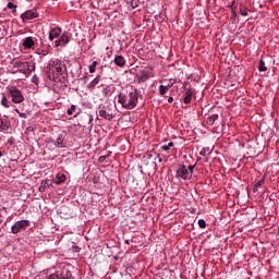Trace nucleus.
I'll use <instances>...</instances> for the list:
<instances>
[{"mask_svg":"<svg viewBox=\"0 0 279 279\" xmlns=\"http://www.w3.org/2000/svg\"><path fill=\"white\" fill-rule=\"evenodd\" d=\"M47 75L52 82L64 84L66 82V65L59 59H50L47 64Z\"/></svg>","mask_w":279,"mask_h":279,"instance_id":"nucleus-1","label":"nucleus"},{"mask_svg":"<svg viewBox=\"0 0 279 279\" xmlns=\"http://www.w3.org/2000/svg\"><path fill=\"white\" fill-rule=\"evenodd\" d=\"M140 97L141 92L135 87H130L118 95V104H120L125 110H134V108L138 106Z\"/></svg>","mask_w":279,"mask_h":279,"instance_id":"nucleus-2","label":"nucleus"},{"mask_svg":"<svg viewBox=\"0 0 279 279\" xmlns=\"http://www.w3.org/2000/svg\"><path fill=\"white\" fill-rule=\"evenodd\" d=\"M10 73L13 75L16 73H22L23 75H26V77H29L32 75L33 71H36V63L32 61H11V65L9 66Z\"/></svg>","mask_w":279,"mask_h":279,"instance_id":"nucleus-3","label":"nucleus"},{"mask_svg":"<svg viewBox=\"0 0 279 279\" xmlns=\"http://www.w3.org/2000/svg\"><path fill=\"white\" fill-rule=\"evenodd\" d=\"M193 171H195V165L186 166L184 163L179 165L175 171L177 180H183L184 182H189L193 178Z\"/></svg>","mask_w":279,"mask_h":279,"instance_id":"nucleus-4","label":"nucleus"},{"mask_svg":"<svg viewBox=\"0 0 279 279\" xmlns=\"http://www.w3.org/2000/svg\"><path fill=\"white\" fill-rule=\"evenodd\" d=\"M8 90L13 104H23V101H25L23 92H21V89H19L16 86H9Z\"/></svg>","mask_w":279,"mask_h":279,"instance_id":"nucleus-5","label":"nucleus"},{"mask_svg":"<svg viewBox=\"0 0 279 279\" xmlns=\"http://www.w3.org/2000/svg\"><path fill=\"white\" fill-rule=\"evenodd\" d=\"M29 228V220H19L11 227L12 234H19Z\"/></svg>","mask_w":279,"mask_h":279,"instance_id":"nucleus-6","label":"nucleus"},{"mask_svg":"<svg viewBox=\"0 0 279 279\" xmlns=\"http://www.w3.org/2000/svg\"><path fill=\"white\" fill-rule=\"evenodd\" d=\"M38 16H40L38 11H36V9H31L22 13L20 19H22L23 23H26V21H34V19H38Z\"/></svg>","mask_w":279,"mask_h":279,"instance_id":"nucleus-7","label":"nucleus"},{"mask_svg":"<svg viewBox=\"0 0 279 279\" xmlns=\"http://www.w3.org/2000/svg\"><path fill=\"white\" fill-rule=\"evenodd\" d=\"M64 138H66V133L61 132L58 134L56 141H54V146L59 147L62 149L63 147H66V144L64 143Z\"/></svg>","mask_w":279,"mask_h":279,"instance_id":"nucleus-8","label":"nucleus"},{"mask_svg":"<svg viewBox=\"0 0 279 279\" xmlns=\"http://www.w3.org/2000/svg\"><path fill=\"white\" fill-rule=\"evenodd\" d=\"M66 45H69V34L68 33H63L59 39H57L54 41V46L56 47H65Z\"/></svg>","mask_w":279,"mask_h":279,"instance_id":"nucleus-9","label":"nucleus"},{"mask_svg":"<svg viewBox=\"0 0 279 279\" xmlns=\"http://www.w3.org/2000/svg\"><path fill=\"white\" fill-rule=\"evenodd\" d=\"M98 117H100V119H105L106 121H112L114 119V114H112L110 110L106 109H100L98 111Z\"/></svg>","mask_w":279,"mask_h":279,"instance_id":"nucleus-10","label":"nucleus"},{"mask_svg":"<svg viewBox=\"0 0 279 279\" xmlns=\"http://www.w3.org/2000/svg\"><path fill=\"white\" fill-rule=\"evenodd\" d=\"M66 182V174L62 172H58L56 177L52 179V184L60 186V184H64Z\"/></svg>","mask_w":279,"mask_h":279,"instance_id":"nucleus-11","label":"nucleus"},{"mask_svg":"<svg viewBox=\"0 0 279 279\" xmlns=\"http://www.w3.org/2000/svg\"><path fill=\"white\" fill-rule=\"evenodd\" d=\"M62 34V28L54 27L49 31V40H56V38H60V35Z\"/></svg>","mask_w":279,"mask_h":279,"instance_id":"nucleus-12","label":"nucleus"},{"mask_svg":"<svg viewBox=\"0 0 279 279\" xmlns=\"http://www.w3.org/2000/svg\"><path fill=\"white\" fill-rule=\"evenodd\" d=\"M193 101V89L186 88L183 94V104H191Z\"/></svg>","mask_w":279,"mask_h":279,"instance_id":"nucleus-13","label":"nucleus"},{"mask_svg":"<svg viewBox=\"0 0 279 279\" xmlns=\"http://www.w3.org/2000/svg\"><path fill=\"white\" fill-rule=\"evenodd\" d=\"M24 49H34V45H36V41H34V37H26L22 43Z\"/></svg>","mask_w":279,"mask_h":279,"instance_id":"nucleus-14","label":"nucleus"},{"mask_svg":"<svg viewBox=\"0 0 279 279\" xmlns=\"http://www.w3.org/2000/svg\"><path fill=\"white\" fill-rule=\"evenodd\" d=\"M173 88V84H168V85H159L158 93L160 97H167V93H169V89Z\"/></svg>","mask_w":279,"mask_h":279,"instance_id":"nucleus-15","label":"nucleus"},{"mask_svg":"<svg viewBox=\"0 0 279 279\" xmlns=\"http://www.w3.org/2000/svg\"><path fill=\"white\" fill-rule=\"evenodd\" d=\"M2 108H12V101L8 99V94L2 93L1 94V101H0Z\"/></svg>","mask_w":279,"mask_h":279,"instance_id":"nucleus-16","label":"nucleus"},{"mask_svg":"<svg viewBox=\"0 0 279 279\" xmlns=\"http://www.w3.org/2000/svg\"><path fill=\"white\" fill-rule=\"evenodd\" d=\"M113 62L117 66H120L121 69H123V66H125L126 63L125 58L121 54L116 56Z\"/></svg>","mask_w":279,"mask_h":279,"instance_id":"nucleus-17","label":"nucleus"},{"mask_svg":"<svg viewBox=\"0 0 279 279\" xmlns=\"http://www.w3.org/2000/svg\"><path fill=\"white\" fill-rule=\"evenodd\" d=\"M66 114L69 117H73V114H74V118H75V117H77V114H80V108H77V106H75V105H71V107L68 108V110H66Z\"/></svg>","mask_w":279,"mask_h":279,"instance_id":"nucleus-18","label":"nucleus"},{"mask_svg":"<svg viewBox=\"0 0 279 279\" xmlns=\"http://www.w3.org/2000/svg\"><path fill=\"white\" fill-rule=\"evenodd\" d=\"M104 97H108L114 93V85H107L101 90Z\"/></svg>","mask_w":279,"mask_h":279,"instance_id":"nucleus-19","label":"nucleus"},{"mask_svg":"<svg viewBox=\"0 0 279 279\" xmlns=\"http://www.w3.org/2000/svg\"><path fill=\"white\" fill-rule=\"evenodd\" d=\"M99 82H101V76L97 75L88 85L87 88H89L90 90H93L94 88H97Z\"/></svg>","mask_w":279,"mask_h":279,"instance_id":"nucleus-20","label":"nucleus"},{"mask_svg":"<svg viewBox=\"0 0 279 279\" xmlns=\"http://www.w3.org/2000/svg\"><path fill=\"white\" fill-rule=\"evenodd\" d=\"M10 130V124H8V120H3L0 118V132H8Z\"/></svg>","mask_w":279,"mask_h":279,"instance_id":"nucleus-21","label":"nucleus"},{"mask_svg":"<svg viewBox=\"0 0 279 279\" xmlns=\"http://www.w3.org/2000/svg\"><path fill=\"white\" fill-rule=\"evenodd\" d=\"M219 119V114L214 113L206 119L207 125H215V121Z\"/></svg>","mask_w":279,"mask_h":279,"instance_id":"nucleus-22","label":"nucleus"},{"mask_svg":"<svg viewBox=\"0 0 279 279\" xmlns=\"http://www.w3.org/2000/svg\"><path fill=\"white\" fill-rule=\"evenodd\" d=\"M258 71L260 73L267 71V65L265 64V61L263 59H259V62H258Z\"/></svg>","mask_w":279,"mask_h":279,"instance_id":"nucleus-23","label":"nucleus"},{"mask_svg":"<svg viewBox=\"0 0 279 279\" xmlns=\"http://www.w3.org/2000/svg\"><path fill=\"white\" fill-rule=\"evenodd\" d=\"M211 154H213V150L210 149V147H204L199 153L201 156H210Z\"/></svg>","mask_w":279,"mask_h":279,"instance_id":"nucleus-24","label":"nucleus"},{"mask_svg":"<svg viewBox=\"0 0 279 279\" xmlns=\"http://www.w3.org/2000/svg\"><path fill=\"white\" fill-rule=\"evenodd\" d=\"M265 184V180H259L256 182V184L253 187V193H256V191H258V189H260V186H263Z\"/></svg>","mask_w":279,"mask_h":279,"instance_id":"nucleus-25","label":"nucleus"},{"mask_svg":"<svg viewBox=\"0 0 279 279\" xmlns=\"http://www.w3.org/2000/svg\"><path fill=\"white\" fill-rule=\"evenodd\" d=\"M112 156V151H108L106 155H102L99 157V162H106V160H108V158H110Z\"/></svg>","mask_w":279,"mask_h":279,"instance_id":"nucleus-26","label":"nucleus"},{"mask_svg":"<svg viewBox=\"0 0 279 279\" xmlns=\"http://www.w3.org/2000/svg\"><path fill=\"white\" fill-rule=\"evenodd\" d=\"M173 147V142L168 143L167 145H163L160 147L161 151H169Z\"/></svg>","mask_w":279,"mask_h":279,"instance_id":"nucleus-27","label":"nucleus"},{"mask_svg":"<svg viewBox=\"0 0 279 279\" xmlns=\"http://www.w3.org/2000/svg\"><path fill=\"white\" fill-rule=\"evenodd\" d=\"M141 5V0H131V8L132 10H136Z\"/></svg>","mask_w":279,"mask_h":279,"instance_id":"nucleus-28","label":"nucleus"},{"mask_svg":"<svg viewBox=\"0 0 279 279\" xmlns=\"http://www.w3.org/2000/svg\"><path fill=\"white\" fill-rule=\"evenodd\" d=\"M7 8L9 10H12L13 14H16V8H17L16 4H14L12 2H8Z\"/></svg>","mask_w":279,"mask_h":279,"instance_id":"nucleus-29","label":"nucleus"},{"mask_svg":"<svg viewBox=\"0 0 279 279\" xmlns=\"http://www.w3.org/2000/svg\"><path fill=\"white\" fill-rule=\"evenodd\" d=\"M99 64L98 61H94L90 65H89V73H95L97 65Z\"/></svg>","mask_w":279,"mask_h":279,"instance_id":"nucleus-30","label":"nucleus"},{"mask_svg":"<svg viewBox=\"0 0 279 279\" xmlns=\"http://www.w3.org/2000/svg\"><path fill=\"white\" fill-rule=\"evenodd\" d=\"M236 10H238L236 8L231 9V20L233 22L236 21V16H238Z\"/></svg>","mask_w":279,"mask_h":279,"instance_id":"nucleus-31","label":"nucleus"},{"mask_svg":"<svg viewBox=\"0 0 279 279\" xmlns=\"http://www.w3.org/2000/svg\"><path fill=\"white\" fill-rule=\"evenodd\" d=\"M235 4H236V0H232V2L227 5V8H229L230 10H233V8L238 9Z\"/></svg>","mask_w":279,"mask_h":279,"instance_id":"nucleus-32","label":"nucleus"},{"mask_svg":"<svg viewBox=\"0 0 279 279\" xmlns=\"http://www.w3.org/2000/svg\"><path fill=\"white\" fill-rule=\"evenodd\" d=\"M240 14L241 16H247V9H243V7H240Z\"/></svg>","mask_w":279,"mask_h":279,"instance_id":"nucleus-33","label":"nucleus"},{"mask_svg":"<svg viewBox=\"0 0 279 279\" xmlns=\"http://www.w3.org/2000/svg\"><path fill=\"white\" fill-rule=\"evenodd\" d=\"M198 227H199V228H203V229L206 228V220L199 219V220H198Z\"/></svg>","mask_w":279,"mask_h":279,"instance_id":"nucleus-34","label":"nucleus"},{"mask_svg":"<svg viewBox=\"0 0 279 279\" xmlns=\"http://www.w3.org/2000/svg\"><path fill=\"white\" fill-rule=\"evenodd\" d=\"M147 80H149V75L144 74L141 76L140 82H147Z\"/></svg>","mask_w":279,"mask_h":279,"instance_id":"nucleus-35","label":"nucleus"},{"mask_svg":"<svg viewBox=\"0 0 279 279\" xmlns=\"http://www.w3.org/2000/svg\"><path fill=\"white\" fill-rule=\"evenodd\" d=\"M47 143H52L53 145H56V140H53L52 137H49Z\"/></svg>","mask_w":279,"mask_h":279,"instance_id":"nucleus-36","label":"nucleus"},{"mask_svg":"<svg viewBox=\"0 0 279 279\" xmlns=\"http://www.w3.org/2000/svg\"><path fill=\"white\" fill-rule=\"evenodd\" d=\"M26 132H27V133L34 132V126H28V128H26Z\"/></svg>","mask_w":279,"mask_h":279,"instance_id":"nucleus-37","label":"nucleus"},{"mask_svg":"<svg viewBox=\"0 0 279 279\" xmlns=\"http://www.w3.org/2000/svg\"><path fill=\"white\" fill-rule=\"evenodd\" d=\"M8 143H9V145H14V138L13 137L9 138Z\"/></svg>","mask_w":279,"mask_h":279,"instance_id":"nucleus-38","label":"nucleus"},{"mask_svg":"<svg viewBox=\"0 0 279 279\" xmlns=\"http://www.w3.org/2000/svg\"><path fill=\"white\" fill-rule=\"evenodd\" d=\"M168 104H173V97L172 96L168 97Z\"/></svg>","mask_w":279,"mask_h":279,"instance_id":"nucleus-39","label":"nucleus"},{"mask_svg":"<svg viewBox=\"0 0 279 279\" xmlns=\"http://www.w3.org/2000/svg\"><path fill=\"white\" fill-rule=\"evenodd\" d=\"M169 82H170L169 84H172V86L175 84V80L174 78H170Z\"/></svg>","mask_w":279,"mask_h":279,"instance_id":"nucleus-40","label":"nucleus"},{"mask_svg":"<svg viewBox=\"0 0 279 279\" xmlns=\"http://www.w3.org/2000/svg\"><path fill=\"white\" fill-rule=\"evenodd\" d=\"M33 82H34V84H38V83H37V82H38V77L34 76V77H33Z\"/></svg>","mask_w":279,"mask_h":279,"instance_id":"nucleus-41","label":"nucleus"},{"mask_svg":"<svg viewBox=\"0 0 279 279\" xmlns=\"http://www.w3.org/2000/svg\"><path fill=\"white\" fill-rule=\"evenodd\" d=\"M157 158H158L159 162H162V157H160V155H157Z\"/></svg>","mask_w":279,"mask_h":279,"instance_id":"nucleus-42","label":"nucleus"},{"mask_svg":"<svg viewBox=\"0 0 279 279\" xmlns=\"http://www.w3.org/2000/svg\"><path fill=\"white\" fill-rule=\"evenodd\" d=\"M89 119H88V123H90L93 121V116H88Z\"/></svg>","mask_w":279,"mask_h":279,"instance_id":"nucleus-43","label":"nucleus"},{"mask_svg":"<svg viewBox=\"0 0 279 279\" xmlns=\"http://www.w3.org/2000/svg\"><path fill=\"white\" fill-rule=\"evenodd\" d=\"M146 157L149 159H151V154H146Z\"/></svg>","mask_w":279,"mask_h":279,"instance_id":"nucleus-44","label":"nucleus"},{"mask_svg":"<svg viewBox=\"0 0 279 279\" xmlns=\"http://www.w3.org/2000/svg\"><path fill=\"white\" fill-rule=\"evenodd\" d=\"M20 117H21L22 119H25V113H20Z\"/></svg>","mask_w":279,"mask_h":279,"instance_id":"nucleus-45","label":"nucleus"},{"mask_svg":"<svg viewBox=\"0 0 279 279\" xmlns=\"http://www.w3.org/2000/svg\"><path fill=\"white\" fill-rule=\"evenodd\" d=\"M74 252H80L78 246H75V247H74Z\"/></svg>","mask_w":279,"mask_h":279,"instance_id":"nucleus-46","label":"nucleus"},{"mask_svg":"<svg viewBox=\"0 0 279 279\" xmlns=\"http://www.w3.org/2000/svg\"><path fill=\"white\" fill-rule=\"evenodd\" d=\"M126 245H130V240H125Z\"/></svg>","mask_w":279,"mask_h":279,"instance_id":"nucleus-47","label":"nucleus"},{"mask_svg":"<svg viewBox=\"0 0 279 279\" xmlns=\"http://www.w3.org/2000/svg\"><path fill=\"white\" fill-rule=\"evenodd\" d=\"M3 156V153L0 151V158Z\"/></svg>","mask_w":279,"mask_h":279,"instance_id":"nucleus-48","label":"nucleus"},{"mask_svg":"<svg viewBox=\"0 0 279 279\" xmlns=\"http://www.w3.org/2000/svg\"><path fill=\"white\" fill-rule=\"evenodd\" d=\"M277 233L279 234V227H278V229H277Z\"/></svg>","mask_w":279,"mask_h":279,"instance_id":"nucleus-49","label":"nucleus"},{"mask_svg":"<svg viewBox=\"0 0 279 279\" xmlns=\"http://www.w3.org/2000/svg\"><path fill=\"white\" fill-rule=\"evenodd\" d=\"M15 111L19 113V109H15Z\"/></svg>","mask_w":279,"mask_h":279,"instance_id":"nucleus-50","label":"nucleus"},{"mask_svg":"<svg viewBox=\"0 0 279 279\" xmlns=\"http://www.w3.org/2000/svg\"><path fill=\"white\" fill-rule=\"evenodd\" d=\"M2 223V220L0 219V225Z\"/></svg>","mask_w":279,"mask_h":279,"instance_id":"nucleus-51","label":"nucleus"}]
</instances>
